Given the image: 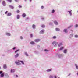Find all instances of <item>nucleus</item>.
Wrapping results in <instances>:
<instances>
[{
	"instance_id": "34",
	"label": "nucleus",
	"mask_w": 78,
	"mask_h": 78,
	"mask_svg": "<svg viewBox=\"0 0 78 78\" xmlns=\"http://www.w3.org/2000/svg\"><path fill=\"white\" fill-rule=\"evenodd\" d=\"M55 12V10L53 9L52 12V13H54Z\"/></svg>"
},
{
	"instance_id": "19",
	"label": "nucleus",
	"mask_w": 78,
	"mask_h": 78,
	"mask_svg": "<svg viewBox=\"0 0 78 78\" xmlns=\"http://www.w3.org/2000/svg\"><path fill=\"white\" fill-rule=\"evenodd\" d=\"M41 27L42 28H45V26L44 25H41Z\"/></svg>"
},
{
	"instance_id": "26",
	"label": "nucleus",
	"mask_w": 78,
	"mask_h": 78,
	"mask_svg": "<svg viewBox=\"0 0 78 78\" xmlns=\"http://www.w3.org/2000/svg\"><path fill=\"white\" fill-rule=\"evenodd\" d=\"M64 49V47H61L60 48V50H63Z\"/></svg>"
},
{
	"instance_id": "22",
	"label": "nucleus",
	"mask_w": 78,
	"mask_h": 78,
	"mask_svg": "<svg viewBox=\"0 0 78 78\" xmlns=\"http://www.w3.org/2000/svg\"><path fill=\"white\" fill-rule=\"evenodd\" d=\"M64 53H67V49H65L64 50Z\"/></svg>"
},
{
	"instance_id": "9",
	"label": "nucleus",
	"mask_w": 78,
	"mask_h": 78,
	"mask_svg": "<svg viewBox=\"0 0 78 78\" xmlns=\"http://www.w3.org/2000/svg\"><path fill=\"white\" fill-rule=\"evenodd\" d=\"M54 23L55 24V25H58V22H57L56 21H54Z\"/></svg>"
},
{
	"instance_id": "12",
	"label": "nucleus",
	"mask_w": 78,
	"mask_h": 78,
	"mask_svg": "<svg viewBox=\"0 0 78 78\" xmlns=\"http://www.w3.org/2000/svg\"><path fill=\"white\" fill-rule=\"evenodd\" d=\"M15 72V70L13 69H11V73H13V72Z\"/></svg>"
},
{
	"instance_id": "2",
	"label": "nucleus",
	"mask_w": 78,
	"mask_h": 78,
	"mask_svg": "<svg viewBox=\"0 0 78 78\" xmlns=\"http://www.w3.org/2000/svg\"><path fill=\"white\" fill-rule=\"evenodd\" d=\"M39 41H40V39H36L34 40V42H38Z\"/></svg>"
},
{
	"instance_id": "31",
	"label": "nucleus",
	"mask_w": 78,
	"mask_h": 78,
	"mask_svg": "<svg viewBox=\"0 0 78 78\" xmlns=\"http://www.w3.org/2000/svg\"><path fill=\"white\" fill-rule=\"evenodd\" d=\"M70 36H71V37L73 36V34H70Z\"/></svg>"
},
{
	"instance_id": "37",
	"label": "nucleus",
	"mask_w": 78,
	"mask_h": 78,
	"mask_svg": "<svg viewBox=\"0 0 78 78\" xmlns=\"http://www.w3.org/2000/svg\"><path fill=\"white\" fill-rule=\"evenodd\" d=\"M18 51H19V50H16V51H15V53H17V52Z\"/></svg>"
},
{
	"instance_id": "21",
	"label": "nucleus",
	"mask_w": 78,
	"mask_h": 78,
	"mask_svg": "<svg viewBox=\"0 0 78 78\" xmlns=\"http://www.w3.org/2000/svg\"><path fill=\"white\" fill-rule=\"evenodd\" d=\"M64 31L65 32V33H67V30L64 29Z\"/></svg>"
},
{
	"instance_id": "6",
	"label": "nucleus",
	"mask_w": 78,
	"mask_h": 78,
	"mask_svg": "<svg viewBox=\"0 0 78 78\" xmlns=\"http://www.w3.org/2000/svg\"><path fill=\"white\" fill-rule=\"evenodd\" d=\"M12 14L11 13H9L7 14V16H11Z\"/></svg>"
},
{
	"instance_id": "30",
	"label": "nucleus",
	"mask_w": 78,
	"mask_h": 78,
	"mask_svg": "<svg viewBox=\"0 0 78 78\" xmlns=\"http://www.w3.org/2000/svg\"><path fill=\"white\" fill-rule=\"evenodd\" d=\"M7 1H8L9 2H12V0H7Z\"/></svg>"
},
{
	"instance_id": "14",
	"label": "nucleus",
	"mask_w": 78,
	"mask_h": 78,
	"mask_svg": "<svg viewBox=\"0 0 78 78\" xmlns=\"http://www.w3.org/2000/svg\"><path fill=\"white\" fill-rule=\"evenodd\" d=\"M22 16L23 17H25V16H26V14L25 13H23L22 15Z\"/></svg>"
},
{
	"instance_id": "53",
	"label": "nucleus",
	"mask_w": 78,
	"mask_h": 78,
	"mask_svg": "<svg viewBox=\"0 0 78 78\" xmlns=\"http://www.w3.org/2000/svg\"><path fill=\"white\" fill-rule=\"evenodd\" d=\"M25 1H26V0H25Z\"/></svg>"
},
{
	"instance_id": "20",
	"label": "nucleus",
	"mask_w": 78,
	"mask_h": 78,
	"mask_svg": "<svg viewBox=\"0 0 78 78\" xmlns=\"http://www.w3.org/2000/svg\"><path fill=\"white\" fill-rule=\"evenodd\" d=\"M68 12H69V13L70 14L71 16H72V12L70 11H68Z\"/></svg>"
},
{
	"instance_id": "46",
	"label": "nucleus",
	"mask_w": 78,
	"mask_h": 78,
	"mask_svg": "<svg viewBox=\"0 0 78 78\" xmlns=\"http://www.w3.org/2000/svg\"><path fill=\"white\" fill-rule=\"evenodd\" d=\"M78 27V25L77 24H76V27Z\"/></svg>"
},
{
	"instance_id": "29",
	"label": "nucleus",
	"mask_w": 78,
	"mask_h": 78,
	"mask_svg": "<svg viewBox=\"0 0 78 78\" xmlns=\"http://www.w3.org/2000/svg\"><path fill=\"white\" fill-rule=\"evenodd\" d=\"M55 44H56V42H55V41H54V42H53L52 43V44H53V45H55Z\"/></svg>"
},
{
	"instance_id": "10",
	"label": "nucleus",
	"mask_w": 78,
	"mask_h": 78,
	"mask_svg": "<svg viewBox=\"0 0 78 78\" xmlns=\"http://www.w3.org/2000/svg\"><path fill=\"white\" fill-rule=\"evenodd\" d=\"M6 34L7 36H11V34L9 33H6Z\"/></svg>"
},
{
	"instance_id": "45",
	"label": "nucleus",
	"mask_w": 78,
	"mask_h": 78,
	"mask_svg": "<svg viewBox=\"0 0 78 78\" xmlns=\"http://www.w3.org/2000/svg\"><path fill=\"white\" fill-rule=\"evenodd\" d=\"M2 73V71H0V74H1V73Z\"/></svg>"
},
{
	"instance_id": "18",
	"label": "nucleus",
	"mask_w": 78,
	"mask_h": 78,
	"mask_svg": "<svg viewBox=\"0 0 78 78\" xmlns=\"http://www.w3.org/2000/svg\"><path fill=\"white\" fill-rule=\"evenodd\" d=\"M9 6L10 8H11V9H14V7L13 6L11 5H9Z\"/></svg>"
},
{
	"instance_id": "36",
	"label": "nucleus",
	"mask_w": 78,
	"mask_h": 78,
	"mask_svg": "<svg viewBox=\"0 0 78 78\" xmlns=\"http://www.w3.org/2000/svg\"><path fill=\"white\" fill-rule=\"evenodd\" d=\"M8 11L5 12V14H7V13H8Z\"/></svg>"
},
{
	"instance_id": "50",
	"label": "nucleus",
	"mask_w": 78,
	"mask_h": 78,
	"mask_svg": "<svg viewBox=\"0 0 78 78\" xmlns=\"http://www.w3.org/2000/svg\"><path fill=\"white\" fill-rule=\"evenodd\" d=\"M16 2H17L18 1V0H15Z\"/></svg>"
},
{
	"instance_id": "52",
	"label": "nucleus",
	"mask_w": 78,
	"mask_h": 78,
	"mask_svg": "<svg viewBox=\"0 0 78 78\" xmlns=\"http://www.w3.org/2000/svg\"><path fill=\"white\" fill-rule=\"evenodd\" d=\"M1 69V67L0 66V70Z\"/></svg>"
},
{
	"instance_id": "32",
	"label": "nucleus",
	"mask_w": 78,
	"mask_h": 78,
	"mask_svg": "<svg viewBox=\"0 0 78 78\" xmlns=\"http://www.w3.org/2000/svg\"><path fill=\"white\" fill-rule=\"evenodd\" d=\"M25 55L27 56H28V54H27V53H25Z\"/></svg>"
},
{
	"instance_id": "7",
	"label": "nucleus",
	"mask_w": 78,
	"mask_h": 78,
	"mask_svg": "<svg viewBox=\"0 0 78 78\" xmlns=\"http://www.w3.org/2000/svg\"><path fill=\"white\" fill-rule=\"evenodd\" d=\"M19 55L18 54H16L15 55V58H17V57H18V56H19Z\"/></svg>"
},
{
	"instance_id": "41",
	"label": "nucleus",
	"mask_w": 78,
	"mask_h": 78,
	"mask_svg": "<svg viewBox=\"0 0 78 78\" xmlns=\"http://www.w3.org/2000/svg\"><path fill=\"white\" fill-rule=\"evenodd\" d=\"M16 48V47H14L13 48V50H15Z\"/></svg>"
},
{
	"instance_id": "23",
	"label": "nucleus",
	"mask_w": 78,
	"mask_h": 78,
	"mask_svg": "<svg viewBox=\"0 0 78 78\" xmlns=\"http://www.w3.org/2000/svg\"><path fill=\"white\" fill-rule=\"evenodd\" d=\"M16 13L17 14H19V13H20V11H19V10H17L16 11Z\"/></svg>"
},
{
	"instance_id": "44",
	"label": "nucleus",
	"mask_w": 78,
	"mask_h": 78,
	"mask_svg": "<svg viewBox=\"0 0 78 78\" xmlns=\"http://www.w3.org/2000/svg\"><path fill=\"white\" fill-rule=\"evenodd\" d=\"M44 51H48V50H47V49H45L44 50Z\"/></svg>"
},
{
	"instance_id": "15",
	"label": "nucleus",
	"mask_w": 78,
	"mask_h": 78,
	"mask_svg": "<svg viewBox=\"0 0 78 78\" xmlns=\"http://www.w3.org/2000/svg\"><path fill=\"white\" fill-rule=\"evenodd\" d=\"M19 61L21 62L22 64H24V62H23V61Z\"/></svg>"
},
{
	"instance_id": "24",
	"label": "nucleus",
	"mask_w": 78,
	"mask_h": 78,
	"mask_svg": "<svg viewBox=\"0 0 78 78\" xmlns=\"http://www.w3.org/2000/svg\"><path fill=\"white\" fill-rule=\"evenodd\" d=\"M32 27L33 28H35V25L34 24H33V25H32Z\"/></svg>"
},
{
	"instance_id": "49",
	"label": "nucleus",
	"mask_w": 78,
	"mask_h": 78,
	"mask_svg": "<svg viewBox=\"0 0 78 78\" xmlns=\"http://www.w3.org/2000/svg\"><path fill=\"white\" fill-rule=\"evenodd\" d=\"M55 78H56V76H55Z\"/></svg>"
},
{
	"instance_id": "42",
	"label": "nucleus",
	"mask_w": 78,
	"mask_h": 78,
	"mask_svg": "<svg viewBox=\"0 0 78 78\" xmlns=\"http://www.w3.org/2000/svg\"><path fill=\"white\" fill-rule=\"evenodd\" d=\"M78 35H75V37H78Z\"/></svg>"
},
{
	"instance_id": "16",
	"label": "nucleus",
	"mask_w": 78,
	"mask_h": 78,
	"mask_svg": "<svg viewBox=\"0 0 78 78\" xmlns=\"http://www.w3.org/2000/svg\"><path fill=\"white\" fill-rule=\"evenodd\" d=\"M56 31H60V29L58 28H57L55 29Z\"/></svg>"
},
{
	"instance_id": "51",
	"label": "nucleus",
	"mask_w": 78,
	"mask_h": 78,
	"mask_svg": "<svg viewBox=\"0 0 78 78\" xmlns=\"http://www.w3.org/2000/svg\"><path fill=\"white\" fill-rule=\"evenodd\" d=\"M30 2H31V0H30Z\"/></svg>"
},
{
	"instance_id": "13",
	"label": "nucleus",
	"mask_w": 78,
	"mask_h": 78,
	"mask_svg": "<svg viewBox=\"0 0 78 78\" xmlns=\"http://www.w3.org/2000/svg\"><path fill=\"white\" fill-rule=\"evenodd\" d=\"M20 18V16L19 15H17V19H19Z\"/></svg>"
},
{
	"instance_id": "8",
	"label": "nucleus",
	"mask_w": 78,
	"mask_h": 78,
	"mask_svg": "<svg viewBox=\"0 0 78 78\" xmlns=\"http://www.w3.org/2000/svg\"><path fill=\"white\" fill-rule=\"evenodd\" d=\"M3 68H4V69H6V64L4 65Z\"/></svg>"
},
{
	"instance_id": "33",
	"label": "nucleus",
	"mask_w": 78,
	"mask_h": 78,
	"mask_svg": "<svg viewBox=\"0 0 78 78\" xmlns=\"http://www.w3.org/2000/svg\"><path fill=\"white\" fill-rule=\"evenodd\" d=\"M49 78H53V76H52L50 75L49 76Z\"/></svg>"
},
{
	"instance_id": "27",
	"label": "nucleus",
	"mask_w": 78,
	"mask_h": 78,
	"mask_svg": "<svg viewBox=\"0 0 78 78\" xmlns=\"http://www.w3.org/2000/svg\"><path fill=\"white\" fill-rule=\"evenodd\" d=\"M62 45V43L59 44L58 47H60V46H61V45Z\"/></svg>"
},
{
	"instance_id": "40",
	"label": "nucleus",
	"mask_w": 78,
	"mask_h": 78,
	"mask_svg": "<svg viewBox=\"0 0 78 78\" xmlns=\"http://www.w3.org/2000/svg\"><path fill=\"white\" fill-rule=\"evenodd\" d=\"M49 24L50 25H52V23H50Z\"/></svg>"
},
{
	"instance_id": "25",
	"label": "nucleus",
	"mask_w": 78,
	"mask_h": 78,
	"mask_svg": "<svg viewBox=\"0 0 78 78\" xmlns=\"http://www.w3.org/2000/svg\"><path fill=\"white\" fill-rule=\"evenodd\" d=\"M53 39H56V36H54L53 37Z\"/></svg>"
},
{
	"instance_id": "17",
	"label": "nucleus",
	"mask_w": 78,
	"mask_h": 78,
	"mask_svg": "<svg viewBox=\"0 0 78 78\" xmlns=\"http://www.w3.org/2000/svg\"><path fill=\"white\" fill-rule=\"evenodd\" d=\"M3 76H4V74L3 73H2L1 75V77H3Z\"/></svg>"
},
{
	"instance_id": "28",
	"label": "nucleus",
	"mask_w": 78,
	"mask_h": 78,
	"mask_svg": "<svg viewBox=\"0 0 78 78\" xmlns=\"http://www.w3.org/2000/svg\"><path fill=\"white\" fill-rule=\"evenodd\" d=\"M75 66H76V68L77 69H78V66H77V65H76V64Z\"/></svg>"
},
{
	"instance_id": "48",
	"label": "nucleus",
	"mask_w": 78,
	"mask_h": 78,
	"mask_svg": "<svg viewBox=\"0 0 78 78\" xmlns=\"http://www.w3.org/2000/svg\"><path fill=\"white\" fill-rule=\"evenodd\" d=\"M5 75H8V74H7V73H6L5 74Z\"/></svg>"
},
{
	"instance_id": "11",
	"label": "nucleus",
	"mask_w": 78,
	"mask_h": 78,
	"mask_svg": "<svg viewBox=\"0 0 78 78\" xmlns=\"http://www.w3.org/2000/svg\"><path fill=\"white\" fill-rule=\"evenodd\" d=\"M30 44L31 45H34V42L33 41H32L30 42Z\"/></svg>"
},
{
	"instance_id": "38",
	"label": "nucleus",
	"mask_w": 78,
	"mask_h": 78,
	"mask_svg": "<svg viewBox=\"0 0 78 78\" xmlns=\"http://www.w3.org/2000/svg\"><path fill=\"white\" fill-rule=\"evenodd\" d=\"M22 7L21 5H19V8H22Z\"/></svg>"
},
{
	"instance_id": "43",
	"label": "nucleus",
	"mask_w": 78,
	"mask_h": 78,
	"mask_svg": "<svg viewBox=\"0 0 78 78\" xmlns=\"http://www.w3.org/2000/svg\"><path fill=\"white\" fill-rule=\"evenodd\" d=\"M41 9H43L44 8V6H41Z\"/></svg>"
},
{
	"instance_id": "3",
	"label": "nucleus",
	"mask_w": 78,
	"mask_h": 78,
	"mask_svg": "<svg viewBox=\"0 0 78 78\" xmlns=\"http://www.w3.org/2000/svg\"><path fill=\"white\" fill-rule=\"evenodd\" d=\"M2 5L4 6H6V3H5V1H2Z\"/></svg>"
},
{
	"instance_id": "1",
	"label": "nucleus",
	"mask_w": 78,
	"mask_h": 78,
	"mask_svg": "<svg viewBox=\"0 0 78 78\" xmlns=\"http://www.w3.org/2000/svg\"><path fill=\"white\" fill-rule=\"evenodd\" d=\"M44 33V30H42L41 31L40 33V34H43V33Z\"/></svg>"
},
{
	"instance_id": "4",
	"label": "nucleus",
	"mask_w": 78,
	"mask_h": 78,
	"mask_svg": "<svg viewBox=\"0 0 78 78\" xmlns=\"http://www.w3.org/2000/svg\"><path fill=\"white\" fill-rule=\"evenodd\" d=\"M15 63L16 64H17V65H20V64H21V63L18 62H15Z\"/></svg>"
},
{
	"instance_id": "5",
	"label": "nucleus",
	"mask_w": 78,
	"mask_h": 78,
	"mask_svg": "<svg viewBox=\"0 0 78 78\" xmlns=\"http://www.w3.org/2000/svg\"><path fill=\"white\" fill-rule=\"evenodd\" d=\"M52 70V69H48L47 70V72H51Z\"/></svg>"
},
{
	"instance_id": "47",
	"label": "nucleus",
	"mask_w": 78,
	"mask_h": 78,
	"mask_svg": "<svg viewBox=\"0 0 78 78\" xmlns=\"http://www.w3.org/2000/svg\"><path fill=\"white\" fill-rule=\"evenodd\" d=\"M16 77H18V76L17 75H16Z\"/></svg>"
},
{
	"instance_id": "39",
	"label": "nucleus",
	"mask_w": 78,
	"mask_h": 78,
	"mask_svg": "<svg viewBox=\"0 0 78 78\" xmlns=\"http://www.w3.org/2000/svg\"><path fill=\"white\" fill-rule=\"evenodd\" d=\"M20 38L21 39H23V37H22L20 36Z\"/></svg>"
},
{
	"instance_id": "35",
	"label": "nucleus",
	"mask_w": 78,
	"mask_h": 78,
	"mask_svg": "<svg viewBox=\"0 0 78 78\" xmlns=\"http://www.w3.org/2000/svg\"><path fill=\"white\" fill-rule=\"evenodd\" d=\"M30 36H31V37H32L33 36V34H30Z\"/></svg>"
}]
</instances>
